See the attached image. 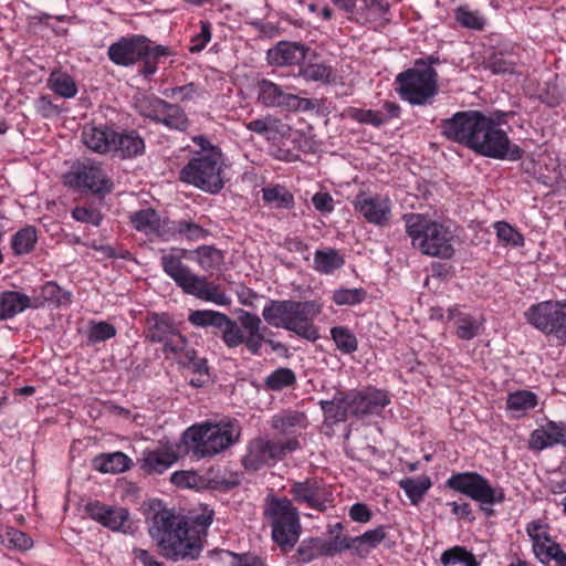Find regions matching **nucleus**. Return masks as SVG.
I'll return each instance as SVG.
<instances>
[{"instance_id":"obj_48","label":"nucleus","mask_w":566,"mask_h":566,"mask_svg":"<svg viewBox=\"0 0 566 566\" xmlns=\"http://www.w3.org/2000/svg\"><path fill=\"white\" fill-rule=\"evenodd\" d=\"M1 538V543L8 548L27 551L32 546V539L15 528H8Z\"/></svg>"},{"instance_id":"obj_23","label":"nucleus","mask_w":566,"mask_h":566,"mask_svg":"<svg viewBox=\"0 0 566 566\" xmlns=\"http://www.w3.org/2000/svg\"><path fill=\"white\" fill-rule=\"evenodd\" d=\"M353 392H339L331 400L319 402L325 418L332 422L346 421L349 416H354Z\"/></svg>"},{"instance_id":"obj_4","label":"nucleus","mask_w":566,"mask_h":566,"mask_svg":"<svg viewBox=\"0 0 566 566\" xmlns=\"http://www.w3.org/2000/svg\"><path fill=\"white\" fill-rule=\"evenodd\" d=\"M241 427L237 420L209 421L189 427L182 434L188 449L198 458L219 454L239 441Z\"/></svg>"},{"instance_id":"obj_35","label":"nucleus","mask_w":566,"mask_h":566,"mask_svg":"<svg viewBox=\"0 0 566 566\" xmlns=\"http://www.w3.org/2000/svg\"><path fill=\"white\" fill-rule=\"evenodd\" d=\"M399 486L406 492L411 503L418 505L431 488V480L426 475L407 478L399 482Z\"/></svg>"},{"instance_id":"obj_19","label":"nucleus","mask_w":566,"mask_h":566,"mask_svg":"<svg viewBox=\"0 0 566 566\" xmlns=\"http://www.w3.org/2000/svg\"><path fill=\"white\" fill-rule=\"evenodd\" d=\"M116 132L105 125L87 124L82 130V142L91 150L98 154L113 151Z\"/></svg>"},{"instance_id":"obj_55","label":"nucleus","mask_w":566,"mask_h":566,"mask_svg":"<svg viewBox=\"0 0 566 566\" xmlns=\"http://www.w3.org/2000/svg\"><path fill=\"white\" fill-rule=\"evenodd\" d=\"M42 297L45 302L56 306L70 302V294L63 292L60 286L53 282H48L42 287Z\"/></svg>"},{"instance_id":"obj_8","label":"nucleus","mask_w":566,"mask_h":566,"mask_svg":"<svg viewBox=\"0 0 566 566\" xmlns=\"http://www.w3.org/2000/svg\"><path fill=\"white\" fill-rule=\"evenodd\" d=\"M222 154L212 147L207 153L199 154L181 170V179L207 192H219L223 187Z\"/></svg>"},{"instance_id":"obj_51","label":"nucleus","mask_w":566,"mask_h":566,"mask_svg":"<svg viewBox=\"0 0 566 566\" xmlns=\"http://www.w3.org/2000/svg\"><path fill=\"white\" fill-rule=\"evenodd\" d=\"M559 549V545L553 542L547 536H544L542 539H535V542L533 543V551L542 563H546L554 559V557H556V554H558Z\"/></svg>"},{"instance_id":"obj_3","label":"nucleus","mask_w":566,"mask_h":566,"mask_svg":"<svg viewBox=\"0 0 566 566\" xmlns=\"http://www.w3.org/2000/svg\"><path fill=\"white\" fill-rule=\"evenodd\" d=\"M406 232L413 248L422 254L450 259L454 254L455 235L451 229L426 214L409 213L403 216Z\"/></svg>"},{"instance_id":"obj_7","label":"nucleus","mask_w":566,"mask_h":566,"mask_svg":"<svg viewBox=\"0 0 566 566\" xmlns=\"http://www.w3.org/2000/svg\"><path fill=\"white\" fill-rule=\"evenodd\" d=\"M264 516L272 527V539L281 549L292 548L297 543L302 527L298 511L291 500L269 499L264 507Z\"/></svg>"},{"instance_id":"obj_31","label":"nucleus","mask_w":566,"mask_h":566,"mask_svg":"<svg viewBox=\"0 0 566 566\" xmlns=\"http://www.w3.org/2000/svg\"><path fill=\"white\" fill-rule=\"evenodd\" d=\"M113 151H117L122 157H134L143 154L145 143L136 132L117 133Z\"/></svg>"},{"instance_id":"obj_6","label":"nucleus","mask_w":566,"mask_h":566,"mask_svg":"<svg viewBox=\"0 0 566 566\" xmlns=\"http://www.w3.org/2000/svg\"><path fill=\"white\" fill-rule=\"evenodd\" d=\"M438 59L430 57V63L416 61L411 69L399 73L396 82L399 84L397 92L411 105L430 104L438 94V73L431 63Z\"/></svg>"},{"instance_id":"obj_57","label":"nucleus","mask_w":566,"mask_h":566,"mask_svg":"<svg viewBox=\"0 0 566 566\" xmlns=\"http://www.w3.org/2000/svg\"><path fill=\"white\" fill-rule=\"evenodd\" d=\"M352 543L348 537H340L338 534L335 535L334 539L329 543H324L317 547L318 555L332 556L345 549H350Z\"/></svg>"},{"instance_id":"obj_47","label":"nucleus","mask_w":566,"mask_h":566,"mask_svg":"<svg viewBox=\"0 0 566 566\" xmlns=\"http://www.w3.org/2000/svg\"><path fill=\"white\" fill-rule=\"evenodd\" d=\"M300 74L306 81H315L321 83H331L333 76V69L325 64H308L301 69Z\"/></svg>"},{"instance_id":"obj_42","label":"nucleus","mask_w":566,"mask_h":566,"mask_svg":"<svg viewBox=\"0 0 566 566\" xmlns=\"http://www.w3.org/2000/svg\"><path fill=\"white\" fill-rule=\"evenodd\" d=\"M441 563L444 566H478L475 556L464 547L455 546L442 553Z\"/></svg>"},{"instance_id":"obj_16","label":"nucleus","mask_w":566,"mask_h":566,"mask_svg":"<svg viewBox=\"0 0 566 566\" xmlns=\"http://www.w3.org/2000/svg\"><path fill=\"white\" fill-rule=\"evenodd\" d=\"M149 40L143 35L122 38L108 48V56L117 65L128 66L148 57Z\"/></svg>"},{"instance_id":"obj_27","label":"nucleus","mask_w":566,"mask_h":566,"mask_svg":"<svg viewBox=\"0 0 566 566\" xmlns=\"http://www.w3.org/2000/svg\"><path fill=\"white\" fill-rule=\"evenodd\" d=\"M177 460V454L168 447L145 451L143 454V468L150 473H161L170 468Z\"/></svg>"},{"instance_id":"obj_44","label":"nucleus","mask_w":566,"mask_h":566,"mask_svg":"<svg viewBox=\"0 0 566 566\" xmlns=\"http://www.w3.org/2000/svg\"><path fill=\"white\" fill-rule=\"evenodd\" d=\"M49 83L54 93L65 98L73 97L77 92L75 82L66 73L53 72Z\"/></svg>"},{"instance_id":"obj_41","label":"nucleus","mask_w":566,"mask_h":566,"mask_svg":"<svg viewBox=\"0 0 566 566\" xmlns=\"http://www.w3.org/2000/svg\"><path fill=\"white\" fill-rule=\"evenodd\" d=\"M226 317V314L217 311L198 310L190 313L188 321L198 327L213 326L220 329Z\"/></svg>"},{"instance_id":"obj_30","label":"nucleus","mask_w":566,"mask_h":566,"mask_svg":"<svg viewBox=\"0 0 566 566\" xmlns=\"http://www.w3.org/2000/svg\"><path fill=\"white\" fill-rule=\"evenodd\" d=\"M35 306L29 296L19 292L8 291L0 294V318H11L28 307Z\"/></svg>"},{"instance_id":"obj_52","label":"nucleus","mask_w":566,"mask_h":566,"mask_svg":"<svg viewBox=\"0 0 566 566\" xmlns=\"http://www.w3.org/2000/svg\"><path fill=\"white\" fill-rule=\"evenodd\" d=\"M457 21L469 29L481 30L485 24L484 18L478 11H471L468 7H460L455 11Z\"/></svg>"},{"instance_id":"obj_40","label":"nucleus","mask_w":566,"mask_h":566,"mask_svg":"<svg viewBox=\"0 0 566 566\" xmlns=\"http://www.w3.org/2000/svg\"><path fill=\"white\" fill-rule=\"evenodd\" d=\"M331 336L337 347L344 354H352L357 350L358 342L352 331L345 326H335L331 329Z\"/></svg>"},{"instance_id":"obj_45","label":"nucleus","mask_w":566,"mask_h":566,"mask_svg":"<svg viewBox=\"0 0 566 566\" xmlns=\"http://www.w3.org/2000/svg\"><path fill=\"white\" fill-rule=\"evenodd\" d=\"M537 405V397L534 392L527 390H520L510 394L507 397L506 406L510 410L525 411L533 409Z\"/></svg>"},{"instance_id":"obj_28","label":"nucleus","mask_w":566,"mask_h":566,"mask_svg":"<svg viewBox=\"0 0 566 566\" xmlns=\"http://www.w3.org/2000/svg\"><path fill=\"white\" fill-rule=\"evenodd\" d=\"M308 424L304 412L285 410L272 417V428L282 434L294 433L296 429H304Z\"/></svg>"},{"instance_id":"obj_13","label":"nucleus","mask_w":566,"mask_h":566,"mask_svg":"<svg viewBox=\"0 0 566 566\" xmlns=\"http://www.w3.org/2000/svg\"><path fill=\"white\" fill-rule=\"evenodd\" d=\"M139 113L169 128L184 130L188 119L185 112L176 104L167 103L156 96H145L137 102Z\"/></svg>"},{"instance_id":"obj_33","label":"nucleus","mask_w":566,"mask_h":566,"mask_svg":"<svg viewBox=\"0 0 566 566\" xmlns=\"http://www.w3.org/2000/svg\"><path fill=\"white\" fill-rule=\"evenodd\" d=\"M148 339L164 343L177 329L167 314H151L147 318Z\"/></svg>"},{"instance_id":"obj_22","label":"nucleus","mask_w":566,"mask_h":566,"mask_svg":"<svg viewBox=\"0 0 566 566\" xmlns=\"http://www.w3.org/2000/svg\"><path fill=\"white\" fill-rule=\"evenodd\" d=\"M75 182L95 193L109 192L112 185L98 166L83 164L75 172Z\"/></svg>"},{"instance_id":"obj_34","label":"nucleus","mask_w":566,"mask_h":566,"mask_svg":"<svg viewBox=\"0 0 566 566\" xmlns=\"http://www.w3.org/2000/svg\"><path fill=\"white\" fill-rule=\"evenodd\" d=\"M386 538V532L382 526H379L375 530H370L356 537H348L349 542L353 544L352 549L360 555L365 556L369 553L370 548L376 547Z\"/></svg>"},{"instance_id":"obj_21","label":"nucleus","mask_w":566,"mask_h":566,"mask_svg":"<svg viewBox=\"0 0 566 566\" xmlns=\"http://www.w3.org/2000/svg\"><path fill=\"white\" fill-rule=\"evenodd\" d=\"M354 416H365L378 412L389 403L388 396L385 391L368 388L361 392H353Z\"/></svg>"},{"instance_id":"obj_39","label":"nucleus","mask_w":566,"mask_h":566,"mask_svg":"<svg viewBox=\"0 0 566 566\" xmlns=\"http://www.w3.org/2000/svg\"><path fill=\"white\" fill-rule=\"evenodd\" d=\"M199 265L206 271L218 270L223 263V254L212 245H202L195 250Z\"/></svg>"},{"instance_id":"obj_2","label":"nucleus","mask_w":566,"mask_h":566,"mask_svg":"<svg viewBox=\"0 0 566 566\" xmlns=\"http://www.w3.org/2000/svg\"><path fill=\"white\" fill-rule=\"evenodd\" d=\"M321 310V305L314 301H271L263 308L262 316L275 328H285L314 342L318 338V333L312 322Z\"/></svg>"},{"instance_id":"obj_29","label":"nucleus","mask_w":566,"mask_h":566,"mask_svg":"<svg viewBox=\"0 0 566 566\" xmlns=\"http://www.w3.org/2000/svg\"><path fill=\"white\" fill-rule=\"evenodd\" d=\"M130 459L123 452L102 453L93 459V467L103 473L117 474L129 469Z\"/></svg>"},{"instance_id":"obj_12","label":"nucleus","mask_w":566,"mask_h":566,"mask_svg":"<svg viewBox=\"0 0 566 566\" xmlns=\"http://www.w3.org/2000/svg\"><path fill=\"white\" fill-rule=\"evenodd\" d=\"M447 486L481 504L492 505L504 500L502 491L494 489L484 476L475 472L453 474L448 479Z\"/></svg>"},{"instance_id":"obj_24","label":"nucleus","mask_w":566,"mask_h":566,"mask_svg":"<svg viewBox=\"0 0 566 566\" xmlns=\"http://www.w3.org/2000/svg\"><path fill=\"white\" fill-rule=\"evenodd\" d=\"M565 432L566 426L564 423L549 421L542 429L532 432L530 446L533 449L543 450L554 444H565Z\"/></svg>"},{"instance_id":"obj_61","label":"nucleus","mask_w":566,"mask_h":566,"mask_svg":"<svg viewBox=\"0 0 566 566\" xmlns=\"http://www.w3.org/2000/svg\"><path fill=\"white\" fill-rule=\"evenodd\" d=\"M180 363L199 376L207 375L208 373L207 360L198 358L195 349L186 350L185 358H180Z\"/></svg>"},{"instance_id":"obj_14","label":"nucleus","mask_w":566,"mask_h":566,"mask_svg":"<svg viewBox=\"0 0 566 566\" xmlns=\"http://www.w3.org/2000/svg\"><path fill=\"white\" fill-rule=\"evenodd\" d=\"M483 117L484 115L478 111L458 112L451 118L441 120V134L449 140L470 148Z\"/></svg>"},{"instance_id":"obj_59","label":"nucleus","mask_w":566,"mask_h":566,"mask_svg":"<svg viewBox=\"0 0 566 566\" xmlns=\"http://www.w3.org/2000/svg\"><path fill=\"white\" fill-rule=\"evenodd\" d=\"M187 339L177 329L164 342V352L172 354H182L181 358H185L187 348Z\"/></svg>"},{"instance_id":"obj_5","label":"nucleus","mask_w":566,"mask_h":566,"mask_svg":"<svg viewBox=\"0 0 566 566\" xmlns=\"http://www.w3.org/2000/svg\"><path fill=\"white\" fill-rule=\"evenodd\" d=\"M164 272L187 294L217 305H229L230 297L218 285L199 276L185 265L180 255L174 253L161 256Z\"/></svg>"},{"instance_id":"obj_38","label":"nucleus","mask_w":566,"mask_h":566,"mask_svg":"<svg viewBox=\"0 0 566 566\" xmlns=\"http://www.w3.org/2000/svg\"><path fill=\"white\" fill-rule=\"evenodd\" d=\"M344 264L343 258L337 251L331 249L327 251L317 250L314 255V268L321 273H331Z\"/></svg>"},{"instance_id":"obj_11","label":"nucleus","mask_w":566,"mask_h":566,"mask_svg":"<svg viewBox=\"0 0 566 566\" xmlns=\"http://www.w3.org/2000/svg\"><path fill=\"white\" fill-rule=\"evenodd\" d=\"M526 321L545 334H555L566 342V302L544 301L525 312Z\"/></svg>"},{"instance_id":"obj_18","label":"nucleus","mask_w":566,"mask_h":566,"mask_svg":"<svg viewBox=\"0 0 566 566\" xmlns=\"http://www.w3.org/2000/svg\"><path fill=\"white\" fill-rule=\"evenodd\" d=\"M290 493L297 503H305L321 512L326 510V493L316 480L294 482Z\"/></svg>"},{"instance_id":"obj_56","label":"nucleus","mask_w":566,"mask_h":566,"mask_svg":"<svg viewBox=\"0 0 566 566\" xmlns=\"http://www.w3.org/2000/svg\"><path fill=\"white\" fill-rule=\"evenodd\" d=\"M175 232L184 234L187 239L197 241L205 238L208 232L200 226L190 221H179L174 228Z\"/></svg>"},{"instance_id":"obj_62","label":"nucleus","mask_w":566,"mask_h":566,"mask_svg":"<svg viewBox=\"0 0 566 566\" xmlns=\"http://www.w3.org/2000/svg\"><path fill=\"white\" fill-rule=\"evenodd\" d=\"M218 554L230 556V566H266L259 556L252 554H235L229 551H220Z\"/></svg>"},{"instance_id":"obj_63","label":"nucleus","mask_w":566,"mask_h":566,"mask_svg":"<svg viewBox=\"0 0 566 566\" xmlns=\"http://www.w3.org/2000/svg\"><path fill=\"white\" fill-rule=\"evenodd\" d=\"M211 39L210 25L208 22H201V32L191 40V52H200Z\"/></svg>"},{"instance_id":"obj_54","label":"nucleus","mask_w":566,"mask_h":566,"mask_svg":"<svg viewBox=\"0 0 566 566\" xmlns=\"http://www.w3.org/2000/svg\"><path fill=\"white\" fill-rule=\"evenodd\" d=\"M116 335V328L106 322L93 323L88 331V340L98 343L107 340Z\"/></svg>"},{"instance_id":"obj_64","label":"nucleus","mask_w":566,"mask_h":566,"mask_svg":"<svg viewBox=\"0 0 566 566\" xmlns=\"http://www.w3.org/2000/svg\"><path fill=\"white\" fill-rule=\"evenodd\" d=\"M488 67L494 74H504L513 71V63L504 60L501 55L493 54L488 61Z\"/></svg>"},{"instance_id":"obj_25","label":"nucleus","mask_w":566,"mask_h":566,"mask_svg":"<svg viewBox=\"0 0 566 566\" xmlns=\"http://www.w3.org/2000/svg\"><path fill=\"white\" fill-rule=\"evenodd\" d=\"M305 55L306 48L293 42H280L268 52L269 60L276 65L297 64L305 59Z\"/></svg>"},{"instance_id":"obj_49","label":"nucleus","mask_w":566,"mask_h":566,"mask_svg":"<svg viewBox=\"0 0 566 566\" xmlns=\"http://www.w3.org/2000/svg\"><path fill=\"white\" fill-rule=\"evenodd\" d=\"M295 382V375L289 368H279L265 379V386L272 390H281Z\"/></svg>"},{"instance_id":"obj_46","label":"nucleus","mask_w":566,"mask_h":566,"mask_svg":"<svg viewBox=\"0 0 566 566\" xmlns=\"http://www.w3.org/2000/svg\"><path fill=\"white\" fill-rule=\"evenodd\" d=\"M36 242V232L32 227L24 228L12 238V249L17 254L30 252Z\"/></svg>"},{"instance_id":"obj_58","label":"nucleus","mask_w":566,"mask_h":566,"mask_svg":"<svg viewBox=\"0 0 566 566\" xmlns=\"http://www.w3.org/2000/svg\"><path fill=\"white\" fill-rule=\"evenodd\" d=\"M350 116L359 123L371 124L375 127L381 126L387 120L386 117L371 109L354 108L350 111Z\"/></svg>"},{"instance_id":"obj_20","label":"nucleus","mask_w":566,"mask_h":566,"mask_svg":"<svg viewBox=\"0 0 566 566\" xmlns=\"http://www.w3.org/2000/svg\"><path fill=\"white\" fill-rule=\"evenodd\" d=\"M85 511L91 518L112 531H120L129 516L126 509L109 507L98 502L88 503Z\"/></svg>"},{"instance_id":"obj_53","label":"nucleus","mask_w":566,"mask_h":566,"mask_svg":"<svg viewBox=\"0 0 566 566\" xmlns=\"http://www.w3.org/2000/svg\"><path fill=\"white\" fill-rule=\"evenodd\" d=\"M496 230L497 238L505 242L506 244H511L513 247L523 245V237L518 233L513 227H511L506 222H496L494 226Z\"/></svg>"},{"instance_id":"obj_26","label":"nucleus","mask_w":566,"mask_h":566,"mask_svg":"<svg viewBox=\"0 0 566 566\" xmlns=\"http://www.w3.org/2000/svg\"><path fill=\"white\" fill-rule=\"evenodd\" d=\"M273 460L271 441L264 438L253 439L243 457V465L249 470H258Z\"/></svg>"},{"instance_id":"obj_1","label":"nucleus","mask_w":566,"mask_h":566,"mask_svg":"<svg viewBox=\"0 0 566 566\" xmlns=\"http://www.w3.org/2000/svg\"><path fill=\"white\" fill-rule=\"evenodd\" d=\"M150 509L154 515L148 532L163 556L174 562L198 559L213 521V510L205 507L200 514L186 517L163 506L160 502L154 503Z\"/></svg>"},{"instance_id":"obj_9","label":"nucleus","mask_w":566,"mask_h":566,"mask_svg":"<svg viewBox=\"0 0 566 566\" xmlns=\"http://www.w3.org/2000/svg\"><path fill=\"white\" fill-rule=\"evenodd\" d=\"M475 153L494 159L518 160L523 149L511 144L506 133L499 125L484 115L475 137L470 146Z\"/></svg>"},{"instance_id":"obj_37","label":"nucleus","mask_w":566,"mask_h":566,"mask_svg":"<svg viewBox=\"0 0 566 566\" xmlns=\"http://www.w3.org/2000/svg\"><path fill=\"white\" fill-rule=\"evenodd\" d=\"M134 227L145 233H159L160 218L154 209H145L130 217Z\"/></svg>"},{"instance_id":"obj_15","label":"nucleus","mask_w":566,"mask_h":566,"mask_svg":"<svg viewBox=\"0 0 566 566\" xmlns=\"http://www.w3.org/2000/svg\"><path fill=\"white\" fill-rule=\"evenodd\" d=\"M258 99L266 107H281L292 112L314 108L312 99L286 93L279 85L268 80L259 82Z\"/></svg>"},{"instance_id":"obj_50","label":"nucleus","mask_w":566,"mask_h":566,"mask_svg":"<svg viewBox=\"0 0 566 566\" xmlns=\"http://www.w3.org/2000/svg\"><path fill=\"white\" fill-rule=\"evenodd\" d=\"M364 289H339L333 293V301L337 305H356L366 298Z\"/></svg>"},{"instance_id":"obj_43","label":"nucleus","mask_w":566,"mask_h":566,"mask_svg":"<svg viewBox=\"0 0 566 566\" xmlns=\"http://www.w3.org/2000/svg\"><path fill=\"white\" fill-rule=\"evenodd\" d=\"M170 481L179 488L207 489L210 482L195 471H178L171 474Z\"/></svg>"},{"instance_id":"obj_32","label":"nucleus","mask_w":566,"mask_h":566,"mask_svg":"<svg viewBox=\"0 0 566 566\" xmlns=\"http://www.w3.org/2000/svg\"><path fill=\"white\" fill-rule=\"evenodd\" d=\"M448 318H455L457 336L461 339H472L480 333L482 323L472 315L459 313L457 308H449Z\"/></svg>"},{"instance_id":"obj_60","label":"nucleus","mask_w":566,"mask_h":566,"mask_svg":"<svg viewBox=\"0 0 566 566\" xmlns=\"http://www.w3.org/2000/svg\"><path fill=\"white\" fill-rule=\"evenodd\" d=\"M271 448L273 460H281L286 454L296 451L301 448L300 441L296 438H290L284 441L272 442Z\"/></svg>"},{"instance_id":"obj_17","label":"nucleus","mask_w":566,"mask_h":566,"mask_svg":"<svg viewBox=\"0 0 566 566\" xmlns=\"http://www.w3.org/2000/svg\"><path fill=\"white\" fill-rule=\"evenodd\" d=\"M355 208L373 224L385 227L391 218V202L387 197H367L359 193L355 201Z\"/></svg>"},{"instance_id":"obj_36","label":"nucleus","mask_w":566,"mask_h":566,"mask_svg":"<svg viewBox=\"0 0 566 566\" xmlns=\"http://www.w3.org/2000/svg\"><path fill=\"white\" fill-rule=\"evenodd\" d=\"M263 200L274 208L290 209L294 205L293 195L283 186H272L262 189Z\"/></svg>"},{"instance_id":"obj_10","label":"nucleus","mask_w":566,"mask_h":566,"mask_svg":"<svg viewBox=\"0 0 566 566\" xmlns=\"http://www.w3.org/2000/svg\"><path fill=\"white\" fill-rule=\"evenodd\" d=\"M261 318L250 312H242L237 321L227 316L222 323L220 331L221 338L229 348H235L244 345L247 349L258 355L264 343V334L262 333Z\"/></svg>"}]
</instances>
